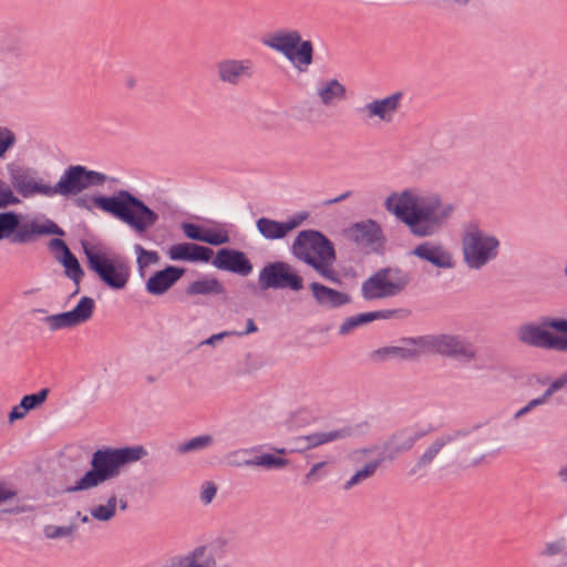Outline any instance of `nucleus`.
Segmentation results:
<instances>
[{"instance_id":"obj_4","label":"nucleus","mask_w":567,"mask_h":567,"mask_svg":"<svg viewBox=\"0 0 567 567\" xmlns=\"http://www.w3.org/2000/svg\"><path fill=\"white\" fill-rule=\"evenodd\" d=\"M142 447L99 450L92 457L90 470L71 491H84L116 476L124 464L138 461L144 455Z\"/></svg>"},{"instance_id":"obj_54","label":"nucleus","mask_w":567,"mask_h":567,"mask_svg":"<svg viewBox=\"0 0 567 567\" xmlns=\"http://www.w3.org/2000/svg\"><path fill=\"white\" fill-rule=\"evenodd\" d=\"M135 85H136V79H135L134 76H128V78H126V80H125V86H126L127 89H130V90H131V89H134V87H135Z\"/></svg>"},{"instance_id":"obj_6","label":"nucleus","mask_w":567,"mask_h":567,"mask_svg":"<svg viewBox=\"0 0 567 567\" xmlns=\"http://www.w3.org/2000/svg\"><path fill=\"white\" fill-rule=\"evenodd\" d=\"M81 246L86 257V264L99 279L109 288L121 290L126 287L131 268L127 259L122 256L110 257L101 248L82 240Z\"/></svg>"},{"instance_id":"obj_29","label":"nucleus","mask_w":567,"mask_h":567,"mask_svg":"<svg viewBox=\"0 0 567 567\" xmlns=\"http://www.w3.org/2000/svg\"><path fill=\"white\" fill-rule=\"evenodd\" d=\"M347 434L346 431H332L327 433H315L307 435L305 440L308 442V447H317L319 445L336 441L338 439L344 437Z\"/></svg>"},{"instance_id":"obj_53","label":"nucleus","mask_w":567,"mask_h":567,"mask_svg":"<svg viewBox=\"0 0 567 567\" xmlns=\"http://www.w3.org/2000/svg\"><path fill=\"white\" fill-rule=\"evenodd\" d=\"M363 321H349L347 323H344L342 327H341V332L342 333H346L348 332L352 327H355L358 326L359 323H362Z\"/></svg>"},{"instance_id":"obj_44","label":"nucleus","mask_w":567,"mask_h":567,"mask_svg":"<svg viewBox=\"0 0 567 567\" xmlns=\"http://www.w3.org/2000/svg\"><path fill=\"white\" fill-rule=\"evenodd\" d=\"M216 494V486L213 483H206L202 492V499L205 503H210Z\"/></svg>"},{"instance_id":"obj_7","label":"nucleus","mask_w":567,"mask_h":567,"mask_svg":"<svg viewBox=\"0 0 567 567\" xmlns=\"http://www.w3.org/2000/svg\"><path fill=\"white\" fill-rule=\"evenodd\" d=\"M412 275L398 266L378 269L362 282V296L367 300L395 297L406 289Z\"/></svg>"},{"instance_id":"obj_62","label":"nucleus","mask_w":567,"mask_h":567,"mask_svg":"<svg viewBox=\"0 0 567 567\" xmlns=\"http://www.w3.org/2000/svg\"><path fill=\"white\" fill-rule=\"evenodd\" d=\"M564 272H565V276H566V278H567V264H566V267H565V269H564Z\"/></svg>"},{"instance_id":"obj_30","label":"nucleus","mask_w":567,"mask_h":567,"mask_svg":"<svg viewBox=\"0 0 567 567\" xmlns=\"http://www.w3.org/2000/svg\"><path fill=\"white\" fill-rule=\"evenodd\" d=\"M288 463L289 461L287 458L279 457L274 454H262L248 462V464L266 468H281L287 466Z\"/></svg>"},{"instance_id":"obj_26","label":"nucleus","mask_w":567,"mask_h":567,"mask_svg":"<svg viewBox=\"0 0 567 567\" xmlns=\"http://www.w3.org/2000/svg\"><path fill=\"white\" fill-rule=\"evenodd\" d=\"M59 261L64 267V272L74 284L79 285L84 277V271L73 252L68 256H59Z\"/></svg>"},{"instance_id":"obj_17","label":"nucleus","mask_w":567,"mask_h":567,"mask_svg":"<svg viewBox=\"0 0 567 567\" xmlns=\"http://www.w3.org/2000/svg\"><path fill=\"white\" fill-rule=\"evenodd\" d=\"M402 92H396L384 99L374 100L358 109V112L364 114L368 118L378 117L384 122H391L392 115L400 107Z\"/></svg>"},{"instance_id":"obj_35","label":"nucleus","mask_w":567,"mask_h":567,"mask_svg":"<svg viewBox=\"0 0 567 567\" xmlns=\"http://www.w3.org/2000/svg\"><path fill=\"white\" fill-rule=\"evenodd\" d=\"M181 228L188 239L203 243L206 227L195 223L183 221Z\"/></svg>"},{"instance_id":"obj_19","label":"nucleus","mask_w":567,"mask_h":567,"mask_svg":"<svg viewBox=\"0 0 567 567\" xmlns=\"http://www.w3.org/2000/svg\"><path fill=\"white\" fill-rule=\"evenodd\" d=\"M412 255L425 260L437 268H451L453 266L451 254L440 245H431L424 241L417 245Z\"/></svg>"},{"instance_id":"obj_43","label":"nucleus","mask_w":567,"mask_h":567,"mask_svg":"<svg viewBox=\"0 0 567 567\" xmlns=\"http://www.w3.org/2000/svg\"><path fill=\"white\" fill-rule=\"evenodd\" d=\"M205 547L196 548L189 556L185 557L187 567H203L197 560L204 556Z\"/></svg>"},{"instance_id":"obj_28","label":"nucleus","mask_w":567,"mask_h":567,"mask_svg":"<svg viewBox=\"0 0 567 567\" xmlns=\"http://www.w3.org/2000/svg\"><path fill=\"white\" fill-rule=\"evenodd\" d=\"M393 315L398 317H409L411 316V311L405 309L369 311L355 313L346 319H389Z\"/></svg>"},{"instance_id":"obj_49","label":"nucleus","mask_w":567,"mask_h":567,"mask_svg":"<svg viewBox=\"0 0 567 567\" xmlns=\"http://www.w3.org/2000/svg\"><path fill=\"white\" fill-rule=\"evenodd\" d=\"M324 465H326V463H324V462H321V463L316 464V465L310 470V472L307 474V481H308V482H311V481L317 480V474H318L319 470H320V468H322Z\"/></svg>"},{"instance_id":"obj_11","label":"nucleus","mask_w":567,"mask_h":567,"mask_svg":"<svg viewBox=\"0 0 567 567\" xmlns=\"http://www.w3.org/2000/svg\"><path fill=\"white\" fill-rule=\"evenodd\" d=\"M258 285L262 290L290 289L299 291L303 288V279L288 262L272 261L260 270Z\"/></svg>"},{"instance_id":"obj_45","label":"nucleus","mask_w":567,"mask_h":567,"mask_svg":"<svg viewBox=\"0 0 567 567\" xmlns=\"http://www.w3.org/2000/svg\"><path fill=\"white\" fill-rule=\"evenodd\" d=\"M255 330H256V327L254 324V321H248L247 322V327H246V329L244 331L225 332V334H238V336H240V334H246V333L252 332ZM223 336H224V333L223 334H218V336H214L212 339L208 340V342H212L213 339H219Z\"/></svg>"},{"instance_id":"obj_3","label":"nucleus","mask_w":567,"mask_h":567,"mask_svg":"<svg viewBox=\"0 0 567 567\" xmlns=\"http://www.w3.org/2000/svg\"><path fill=\"white\" fill-rule=\"evenodd\" d=\"M292 254L326 279L340 282L336 271L330 268L337 258L333 243L320 230H301L293 240Z\"/></svg>"},{"instance_id":"obj_8","label":"nucleus","mask_w":567,"mask_h":567,"mask_svg":"<svg viewBox=\"0 0 567 567\" xmlns=\"http://www.w3.org/2000/svg\"><path fill=\"white\" fill-rule=\"evenodd\" d=\"M109 181V176L84 165H70L61 175L55 185H50L49 197L60 195L63 197L76 196L84 189L101 186Z\"/></svg>"},{"instance_id":"obj_2","label":"nucleus","mask_w":567,"mask_h":567,"mask_svg":"<svg viewBox=\"0 0 567 567\" xmlns=\"http://www.w3.org/2000/svg\"><path fill=\"white\" fill-rule=\"evenodd\" d=\"M90 202L102 212L126 224L136 234H145L158 220V214L130 190L120 189L112 195H95Z\"/></svg>"},{"instance_id":"obj_59","label":"nucleus","mask_w":567,"mask_h":567,"mask_svg":"<svg viewBox=\"0 0 567 567\" xmlns=\"http://www.w3.org/2000/svg\"><path fill=\"white\" fill-rule=\"evenodd\" d=\"M539 319L547 320V319H565V318L564 317H540Z\"/></svg>"},{"instance_id":"obj_38","label":"nucleus","mask_w":567,"mask_h":567,"mask_svg":"<svg viewBox=\"0 0 567 567\" xmlns=\"http://www.w3.org/2000/svg\"><path fill=\"white\" fill-rule=\"evenodd\" d=\"M379 466V462H373L368 464L363 470L357 472L351 480L346 484V488H350L353 485L358 484L362 480H365L374 474L377 467Z\"/></svg>"},{"instance_id":"obj_23","label":"nucleus","mask_w":567,"mask_h":567,"mask_svg":"<svg viewBox=\"0 0 567 567\" xmlns=\"http://www.w3.org/2000/svg\"><path fill=\"white\" fill-rule=\"evenodd\" d=\"M256 226L261 236L269 240L282 239L287 236L284 223L267 217H260Z\"/></svg>"},{"instance_id":"obj_40","label":"nucleus","mask_w":567,"mask_h":567,"mask_svg":"<svg viewBox=\"0 0 567 567\" xmlns=\"http://www.w3.org/2000/svg\"><path fill=\"white\" fill-rule=\"evenodd\" d=\"M212 442H213V439L209 435L198 436V437L192 439L187 443L183 444L179 447V451L183 453H186V452H189L193 450L204 449V447L208 446Z\"/></svg>"},{"instance_id":"obj_33","label":"nucleus","mask_w":567,"mask_h":567,"mask_svg":"<svg viewBox=\"0 0 567 567\" xmlns=\"http://www.w3.org/2000/svg\"><path fill=\"white\" fill-rule=\"evenodd\" d=\"M214 259L212 248L193 243L189 262H209Z\"/></svg>"},{"instance_id":"obj_22","label":"nucleus","mask_w":567,"mask_h":567,"mask_svg":"<svg viewBox=\"0 0 567 567\" xmlns=\"http://www.w3.org/2000/svg\"><path fill=\"white\" fill-rule=\"evenodd\" d=\"M94 307V300L91 297L83 296L72 310L48 315L44 319H90Z\"/></svg>"},{"instance_id":"obj_9","label":"nucleus","mask_w":567,"mask_h":567,"mask_svg":"<svg viewBox=\"0 0 567 567\" xmlns=\"http://www.w3.org/2000/svg\"><path fill=\"white\" fill-rule=\"evenodd\" d=\"M264 43L285 55L295 66H308L313 61V45L302 40L297 30L278 31L265 39Z\"/></svg>"},{"instance_id":"obj_64","label":"nucleus","mask_w":567,"mask_h":567,"mask_svg":"<svg viewBox=\"0 0 567 567\" xmlns=\"http://www.w3.org/2000/svg\"><path fill=\"white\" fill-rule=\"evenodd\" d=\"M566 316H567V312H566Z\"/></svg>"},{"instance_id":"obj_32","label":"nucleus","mask_w":567,"mask_h":567,"mask_svg":"<svg viewBox=\"0 0 567 567\" xmlns=\"http://www.w3.org/2000/svg\"><path fill=\"white\" fill-rule=\"evenodd\" d=\"M193 243H181L173 245L168 250V256L175 261H188L190 260Z\"/></svg>"},{"instance_id":"obj_47","label":"nucleus","mask_w":567,"mask_h":567,"mask_svg":"<svg viewBox=\"0 0 567 567\" xmlns=\"http://www.w3.org/2000/svg\"><path fill=\"white\" fill-rule=\"evenodd\" d=\"M78 321H50V330H59L73 327Z\"/></svg>"},{"instance_id":"obj_48","label":"nucleus","mask_w":567,"mask_h":567,"mask_svg":"<svg viewBox=\"0 0 567 567\" xmlns=\"http://www.w3.org/2000/svg\"><path fill=\"white\" fill-rule=\"evenodd\" d=\"M16 495V492L6 487L3 484H0V503L12 498Z\"/></svg>"},{"instance_id":"obj_31","label":"nucleus","mask_w":567,"mask_h":567,"mask_svg":"<svg viewBox=\"0 0 567 567\" xmlns=\"http://www.w3.org/2000/svg\"><path fill=\"white\" fill-rule=\"evenodd\" d=\"M230 241V237L227 230L206 228L205 236L203 243L212 245V246H220L224 244H228Z\"/></svg>"},{"instance_id":"obj_25","label":"nucleus","mask_w":567,"mask_h":567,"mask_svg":"<svg viewBox=\"0 0 567 567\" xmlns=\"http://www.w3.org/2000/svg\"><path fill=\"white\" fill-rule=\"evenodd\" d=\"M346 86L338 80L332 79L327 81L319 90L318 95L324 105L331 104L334 100H342L346 97Z\"/></svg>"},{"instance_id":"obj_10","label":"nucleus","mask_w":567,"mask_h":567,"mask_svg":"<svg viewBox=\"0 0 567 567\" xmlns=\"http://www.w3.org/2000/svg\"><path fill=\"white\" fill-rule=\"evenodd\" d=\"M499 241L494 236H485L480 229L467 231L463 237V255L467 266L481 269L498 254Z\"/></svg>"},{"instance_id":"obj_56","label":"nucleus","mask_w":567,"mask_h":567,"mask_svg":"<svg viewBox=\"0 0 567 567\" xmlns=\"http://www.w3.org/2000/svg\"><path fill=\"white\" fill-rule=\"evenodd\" d=\"M559 476L567 481V466L560 470Z\"/></svg>"},{"instance_id":"obj_36","label":"nucleus","mask_w":567,"mask_h":567,"mask_svg":"<svg viewBox=\"0 0 567 567\" xmlns=\"http://www.w3.org/2000/svg\"><path fill=\"white\" fill-rule=\"evenodd\" d=\"M116 497L112 496L107 505H99L92 511V515L101 520H107L115 514Z\"/></svg>"},{"instance_id":"obj_5","label":"nucleus","mask_w":567,"mask_h":567,"mask_svg":"<svg viewBox=\"0 0 567 567\" xmlns=\"http://www.w3.org/2000/svg\"><path fill=\"white\" fill-rule=\"evenodd\" d=\"M49 235L64 236L65 233L51 219H45L44 223L29 221L14 210L0 213V241L8 239L12 244H30Z\"/></svg>"},{"instance_id":"obj_51","label":"nucleus","mask_w":567,"mask_h":567,"mask_svg":"<svg viewBox=\"0 0 567 567\" xmlns=\"http://www.w3.org/2000/svg\"><path fill=\"white\" fill-rule=\"evenodd\" d=\"M549 328L560 332H567V321H551Z\"/></svg>"},{"instance_id":"obj_42","label":"nucleus","mask_w":567,"mask_h":567,"mask_svg":"<svg viewBox=\"0 0 567 567\" xmlns=\"http://www.w3.org/2000/svg\"><path fill=\"white\" fill-rule=\"evenodd\" d=\"M49 246L51 249L59 251L60 256H68L72 252L66 243L61 238H52L49 243Z\"/></svg>"},{"instance_id":"obj_50","label":"nucleus","mask_w":567,"mask_h":567,"mask_svg":"<svg viewBox=\"0 0 567 567\" xmlns=\"http://www.w3.org/2000/svg\"><path fill=\"white\" fill-rule=\"evenodd\" d=\"M350 196H351V192L348 190V192H344L343 194H341L338 197H334V198L326 200L323 204L327 205V206L328 205H333V204L340 203V202L349 198Z\"/></svg>"},{"instance_id":"obj_60","label":"nucleus","mask_w":567,"mask_h":567,"mask_svg":"<svg viewBox=\"0 0 567 567\" xmlns=\"http://www.w3.org/2000/svg\"><path fill=\"white\" fill-rule=\"evenodd\" d=\"M388 352V350H379L375 352L377 357H381L383 353Z\"/></svg>"},{"instance_id":"obj_13","label":"nucleus","mask_w":567,"mask_h":567,"mask_svg":"<svg viewBox=\"0 0 567 567\" xmlns=\"http://www.w3.org/2000/svg\"><path fill=\"white\" fill-rule=\"evenodd\" d=\"M212 264L219 270L237 274L243 277L248 276L252 271V264L247 255L241 250L228 247L218 249Z\"/></svg>"},{"instance_id":"obj_20","label":"nucleus","mask_w":567,"mask_h":567,"mask_svg":"<svg viewBox=\"0 0 567 567\" xmlns=\"http://www.w3.org/2000/svg\"><path fill=\"white\" fill-rule=\"evenodd\" d=\"M310 289L316 301L328 308H338L350 302V296L346 292L329 288L319 282H312Z\"/></svg>"},{"instance_id":"obj_46","label":"nucleus","mask_w":567,"mask_h":567,"mask_svg":"<svg viewBox=\"0 0 567 567\" xmlns=\"http://www.w3.org/2000/svg\"><path fill=\"white\" fill-rule=\"evenodd\" d=\"M27 410L23 409L22 402L20 405L14 406L10 413V421L22 419L27 414Z\"/></svg>"},{"instance_id":"obj_58","label":"nucleus","mask_w":567,"mask_h":567,"mask_svg":"<svg viewBox=\"0 0 567 567\" xmlns=\"http://www.w3.org/2000/svg\"><path fill=\"white\" fill-rule=\"evenodd\" d=\"M558 388L557 384H553V386L547 391V395H550L553 393L554 390H556Z\"/></svg>"},{"instance_id":"obj_37","label":"nucleus","mask_w":567,"mask_h":567,"mask_svg":"<svg viewBox=\"0 0 567 567\" xmlns=\"http://www.w3.org/2000/svg\"><path fill=\"white\" fill-rule=\"evenodd\" d=\"M16 141V135L11 130L0 126V157H4L7 152L14 146Z\"/></svg>"},{"instance_id":"obj_21","label":"nucleus","mask_w":567,"mask_h":567,"mask_svg":"<svg viewBox=\"0 0 567 567\" xmlns=\"http://www.w3.org/2000/svg\"><path fill=\"white\" fill-rule=\"evenodd\" d=\"M433 346L437 352L446 355L464 358H472L474 355V351L471 346L461 342L454 337L441 336L434 340Z\"/></svg>"},{"instance_id":"obj_18","label":"nucleus","mask_w":567,"mask_h":567,"mask_svg":"<svg viewBox=\"0 0 567 567\" xmlns=\"http://www.w3.org/2000/svg\"><path fill=\"white\" fill-rule=\"evenodd\" d=\"M348 237L365 247H372L374 244H381L383 240L380 225L372 219L353 224L348 229Z\"/></svg>"},{"instance_id":"obj_24","label":"nucleus","mask_w":567,"mask_h":567,"mask_svg":"<svg viewBox=\"0 0 567 567\" xmlns=\"http://www.w3.org/2000/svg\"><path fill=\"white\" fill-rule=\"evenodd\" d=\"M225 291L221 282L216 278H203L193 281L187 288V295L223 293Z\"/></svg>"},{"instance_id":"obj_41","label":"nucleus","mask_w":567,"mask_h":567,"mask_svg":"<svg viewBox=\"0 0 567 567\" xmlns=\"http://www.w3.org/2000/svg\"><path fill=\"white\" fill-rule=\"evenodd\" d=\"M308 217V212H301L292 215L287 221H282L286 234L288 235L291 230L299 227Z\"/></svg>"},{"instance_id":"obj_16","label":"nucleus","mask_w":567,"mask_h":567,"mask_svg":"<svg viewBox=\"0 0 567 567\" xmlns=\"http://www.w3.org/2000/svg\"><path fill=\"white\" fill-rule=\"evenodd\" d=\"M185 274L182 267L167 265L155 271L146 281L145 289L152 296H162L168 291Z\"/></svg>"},{"instance_id":"obj_14","label":"nucleus","mask_w":567,"mask_h":567,"mask_svg":"<svg viewBox=\"0 0 567 567\" xmlns=\"http://www.w3.org/2000/svg\"><path fill=\"white\" fill-rule=\"evenodd\" d=\"M218 79L223 83L238 85L241 81L252 78L254 62L251 60L225 59L216 64Z\"/></svg>"},{"instance_id":"obj_15","label":"nucleus","mask_w":567,"mask_h":567,"mask_svg":"<svg viewBox=\"0 0 567 567\" xmlns=\"http://www.w3.org/2000/svg\"><path fill=\"white\" fill-rule=\"evenodd\" d=\"M549 329V326H525L519 331V338L523 342L535 347L566 350L567 337L555 336Z\"/></svg>"},{"instance_id":"obj_1","label":"nucleus","mask_w":567,"mask_h":567,"mask_svg":"<svg viewBox=\"0 0 567 567\" xmlns=\"http://www.w3.org/2000/svg\"><path fill=\"white\" fill-rule=\"evenodd\" d=\"M385 208L420 238L437 234L454 209L452 205H444L437 195L419 197L408 189L399 196L391 194L385 199Z\"/></svg>"},{"instance_id":"obj_39","label":"nucleus","mask_w":567,"mask_h":567,"mask_svg":"<svg viewBox=\"0 0 567 567\" xmlns=\"http://www.w3.org/2000/svg\"><path fill=\"white\" fill-rule=\"evenodd\" d=\"M48 393L49 391L47 389H43L35 394L25 395L21 400L23 409L29 411L31 409H34L35 406H39L45 401Z\"/></svg>"},{"instance_id":"obj_12","label":"nucleus","mask_w":567,"mask_h":567,"mask_svg":"<svg viewBox=\"0 0 567 567\" xmlns=\"http://www.w3.org/2000/svg\"><path fill=\"white\" fill-rule=\"evenodd\" d=\"M12 188L23 198L34 195L49 197L50 185L44 184L35 168L11 162L6 165Z\"/></svg>"},{"instance_id":"obj_61","label":"nucleus","mask_w":567,"mask_h":567,"mask_svg":"<svg viewBox=\"0 0 567 567\" xmlns=\"http://www.w3.org/2000/svg\"><path fill=\"white\" fill-rule=\"evenodd\" d=\"M38 312L45 313V310H43V309H33L32 310V313H38Z\"/></svg>"},{"instance_id":"obj_34","label":"nucleus","mask_w":567,"mask_h":567,"mask_svg":"<svg viewBox=\"0 0 567 567\" xmlns=\"http://www.w3.org/2000/svg\"><path fill=\"white\" fill-rule=\"evenodd\" d=\"M21 200L14 195L13 189L0 178V209L11 205H18Z\"/></svg>"},{"instance_id":"obj_55","label":"nucleus","mask_w":567,"mask_h":567,"mask_svg":"<svg viewBox=\"0 0 567 567\" xmlns=\"http://www.w3.org/2000/svg\"><path fill=\"white\" fill-rule=\"evenodd\" d=\"M539 402H540L539 400H534V401H532V402H530V404H529L528 406L524 408L523 410H520V411L517 413V415H520V414L525 413V412L529 409V406L535 405V404H538Z\"/></svg>"},{"instance_id":"obj_57","label":"nucleus","mask_w":567,"mask_h":567,"mask_svg":"<svg viewBox=\"0 0 567 567\" xmlns=\"http://www.w3.org/2000/svg\"><path fill=\"white\" fill-rule=\"evenodd\" d=\"M453 2L458 6H466L470 2V0H453Z\"/></svg>"},{"instance_id":"obj_27","label":"nucleus","mask_w":567,"mask_h":567,"mask_svg":"<svg viewBox=\"0 0 567 567\" xmlns=\"http://www.w3.org/2000/svg\"><path fill=\"white\" fill-rule=\"evenodd\" d=\"M134 250L137 255L136 264L141 275H143L144 269L150 265L157 264L159 261V255L155 250H146L140 244L134 246Z\"/></svg>"},{"instance_id":"obj_52","label":"nucleus","mask_w":567,"mask_h":567,"mask_svg":"<svg viewBox=\"0 0 567 567\" xmlns=\"http://www.w3.org/2000/svg\"><path fill=\"white\" fill-rule=\"evenodd\" d=\"M75 204L78 207L85 208L87 210L92 209V205L89 203L86 198L79 197L76 198Z\"/></svg>"},{"instance_id":"obj_63","label":"nucleus","mask_w":567,"mask_h":567,"mask_svg":"<svg viewBox=\"0 0 567 567\" xmlns=\"http://www.w3.org/2000/svg\"><path fill=\"white\" fill-rule=\"evenodd\" d=\"M278 452L281 453V454L286 453V451L284 449L279 450Z\"/></svg>"}]
</instances>
